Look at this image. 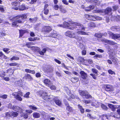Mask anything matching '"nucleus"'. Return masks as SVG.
<instances>
[{"mask_svg": "<svg viewBox=\"0 0 120 120\" xmlns=\"http://www.w3.org/2000/svg\"><path fill=\"white\" fill-rule=\"evenodd\" d=\"M27 17L26 15L23 14L19 16H18L14 17L12 19L13 21L12 25L13 26H18V24L24 22V19Z\"/></svg>", "mask_w": 120, "mask_h": 120, "instance_id": "nucleus-1", "label": "nucleus"}, {"mask_svg": "<svg viewBox=\"0 0 120 120\" xmlns=\"http://www.w3.org/2000/svg\"><path fill=\"white\" fill-rule=\"evenodd\" d=\"M76 27L78 26V28L77 27V28L75 29V30L77 31L76 33L79 35H89V34L87 33L82 31H84L86 28L83 25L79 22L76 23Z\"/></svg>", "mask_w": 120, "mask_h": 120, "instance_id": "nucleus-2", "label": "nucleus"}, {"mask_svg": "<svg viewBox=\"0 0 120 120\" xmlns=\"http://www.w3.org/2000/svg\"><path fill=\"white\" fill-rule=\"evenodd\" d=\"M76 33L72 31H68L65 32V35L66 36L70 38H74L77 40L81 41L82 39V38L80 36L76 35Z\"/></svg>", "mask_w": 120, "mask_h": 120, "instance_id": "nucleus-3", "label": "nucleus"}, {"mask_svg": "<svg viewBox=\"0 0 120 120\" xmlns=\"http://www.w3.org/2000/svg\"><path fill=\"white\" fill-rule=\"evenodd\" d=\"M19 2L15 1L12 4L13 6L12 8L15 10H18L19 9L20 10H23L25 8V7L24 5H22L19 7Z\"/></svg>", "mask_w": 120, "mask_h": 120, "instance_id": "nucleus-4", "label": "nucleus"}, {"mask_svg": "<svg viewBox=\"0 0 120 120\" xmlns=\"http://www.w3.org/2000/svg\"><path fill=\"white\" fill-rule=\"evenodd\" d=\"M79 93L80 95L83 97L84 98H86L87 99L89 98H91L92 97L86 91H80Z\"/></svg>", "mask_w": 120, "mask_h": 120, "instance_id": "nucleus-5", "label": "nucleus"}, {"mask_svg": "<svg viewBox=\"0 0 120 120\" xmlns=\"http://www.w3.org/2000/svg\"><path fill=\"white\" fill-rule=\"evenodd\" d=\"M64 28H66L72 30H74V29L76 28V26L75 25H70L69 23L64 22L63 23Z\"/></svg>", "mask_w": 120, "mask_h": 120, "instance_id": "nucleus-6", "label": "nucleus"}, {"mask_svg": "<svg viewBox=\"0 0 120 120\" xmlns=\"http://www.w3.org/2000/svg\"><path fill=\"white\" fill-rule=\"evenodd\" d=\"M41 96L43 99L47 100H48L49 101L52 99L53 96H49L46 93H43L42 94Z\"/></svg>", "mask_w": 120, "mask_h": 120, "instance_id": "nucleus-7", "label": "nucleus"}, {"mask_svg": "<svg viewBox=\"0 0 120 120\" xmlns=\"http://www.w3.org/2000/svg\"><path fill=\"white\" fill-rule=\"evenodd\" d=\"M60 35L59 34H57L56 31L53 30L50 34H48V36L54 38H58V37Z\"/></svg>", "mask_w": 120, "mask_h": 120, "instance_id": "nucleus-8", "label": "nucleus"}, {"mask_svg": "<svg viewBox=\"0 0 120 120\" xmlns=\"http://www.w3.org/2000/svg\"><path fill=\"white\" fill-rule=\"evenodd\" d=\"M12 109L15 111L19 112L20 113L22 112V109L16 105H14L12 107Z\"/></svg>", "mask_w": 120, "mask_h": 120, "instance_id": "nucleus-9", "label": "nucleus"}, {"mask_svg": "<svg viewBox=\"0 0 120 120\" xmlns=\"http://www.w3.org/2000/svg\"><path fill=\"white\" fill-rule=\"evenodd\" d=\"M54 97L55 98V97L53 96L52 98V99L50 100V101H54L55 102L56 104L58 106L60 105H61V102L59 100L56 99L55 98H54Z\"/></svg>", "mask_w": 120, "mask_h": 120, "instance_id": "nucleus-10", "label": "nucleus"}, {"mask_svg": "<svg viewBox=\"0 0 120 120\" xmlns=\"http://www.w3.org/2000/svg\"><path fill=\"white\" fill-rule=\"evenodd\" d=\"M15 85L19 87H21L22 85V80L21 79L15 81Z\"/></svg>", "mask_w": 120, "mask_h": 120, "instance_id": "nucleus-11", "label": "nucleus"}, {"mask_svg": "<svg viewBox=\"0 0 120 120\" xmlns=\"http://www.w3.org/2000/svg\"><path fill=\"white\" fill-rule=\"evenodd\" d=\"M65 89L66 90V91L67 93L71 97V98L72 99H75V97L73 94L70 93V91L68 88L66 87Z\"/></svg>", "mask_w": 120, "mask_h": 120, "instance_id": "nucleus-12", "label": "nucleus"}, {"mask_svg": "<svg viewBox=\"0 0 120 120\" xmlns=\"http://www.w3.org/2000/svg\"><path fill=\"white\" fill-rule=\"evenodd\" d=\"M16 94V93H13L12 94V95L14 96L15 98L17 100L20 101H22V99L19 95Z\"/></svg>", "mask_w": 120, "mask_h": 120, "instance_id": "nucleus-13", "label": "nucleus"}, {"mask_svg": "<svg viewBox=\"0 0 120 120\" xmlns=\"http://www.w3.org/2000/svg\"><path fill=\"white\" fill-rule=\"evenodd\" d=\"M103 40V41L105 43L111 45H114L116 44V43L112 41L109 40L105 39H104Z\"/></svg>", "mask_w": 120, "mask_h": 120, "instance_id": "nucleus-14", "label": "nucleus"}, {"mask_svg": "<svg viewBox=\"0 0 120 120\" xmlns=\"http://www.w3.org/2000/svg\"><path fill=\"white\" fill-rule=\"evenodd\" d=\"M24 78L26 79H27L29 81H31L33 80V79L31 75L28 74H25Z\"/></svg>", "mask_w": 120, "mask_h": 120, "instance_id": "nucleus-15", "label": "nucleus"}, {"mask_svg": "<svg viewBox=\"0 0 120 120\" xmlns=\"http://www.w3.org/2000/svg\"><path fill=\"white\" fill-rule=\"evenodd\" d=\"M52 30V28L49 26H46L44 28V31L47 33H49Z\"/></svg>", "mask_w": 120, "mask_h": 120, "instance_id": "nucleus-16", "label": "nucleus"}, {"mask_svg": "<svg viewBox=\"0 0 120 120\" xmlns=\"http://www.w3.org/2000/svg\"><path fill=\"white\" fill-rule=\"evenodd\" d=\"M112 38L113 39H119L120 40V34H113L112 35Z\"/></svg>", "mask_w": 120, "mask_h": 120, "instance_id": "nucleus-17", "label": "nucleus"}, {"mask_svg": "<svg viewBox=\"0 0 120 120\" xmlns=\"http://www.w3.org/2000/svg\"><path fill=\"white\" fill-rule=\"evenodd\" d=\"M106 90L108 91H113V88L112 86L108 85L106 86Z\"/></svg>", "mask_w": 120, "mask_h": 120, "instance_id": "nucleus-18", "label": "nucleus"}, {"mask_svg": "<svg viewBox=\"0 0 120 120\" xmlns=\"http://www.w3.org/2000/svg\"><path fill=\"white\" fill-rule=\"evenodd\" d=\"M109 107L112 110L114 111L115 110L116 107V106L115 105H113L111 104H108Z\"/></svg>", "mask_w": 120, "mask_h": 120, "instance_id": "nucleus-19", "label": "nucleus"}, {"mask_svg": "<svg viewBox=\"0 0 120 120\" xmlns=\"http://www.w3.org/2000/svg\"><path fill=\"white\" fill-rule=\"evenodd\" d=\"M44 83L47 86H48L52 82L48 79H45L44 80Z\"/></svg>", "mask_w": 120, "mask_h": 120, "instance_id": "nucleus-20", "label": "nucleus"}, {"mask_svg": "<svg viewBox=\"0 0 120 120\" xmlns=\"http://www.w3.org/2000/svg\"><path fill=\"white\" fill-rule=\"evenodd\" d=\"M66 105L67 106L66 110L70 112H72L73 111V109L68 104H66Z\"/></svg>", "mask_w": 120, "mask_h": 120, "instance_id": "nucleus-21", "label": "nucleus"}, {"mask_svg": "<svg viewBox=\"0 0 120 120\" xmlns=\"http://www.w3.org/2000/svg\"><path fill=\"white\" fill-rule=\"evenodd\" d=\"M80 74L81 75V77L83 79L85 78L87 76V74L84 71H80Z\"/></svg>", "mask_w": 120, "mask_h": 120, "instance_id": "nucleus-22", "label": "nucleus"}, {"mask_svg": "<svg viewBox=\"0 0 120 120\" xmlns=\"http://www.w3.org/2000/svg\"><path fill=\"white\" fill-rule=\"evenodd\" d=\"M94 7L93 6H90L86 8L85 9V10L86 11H90L91 9H94Z\"/></svg>", "mask_w": 120, "mask_h": 120, "instance_id": "nucleus-23", "label": "nucleus"}, {"mask_svg": "<svg viewBox=\"0 0 120 120\" xmlns=\"http://www.w3.org/2000/svg\"><path fill=\"white\" fill-rule=\"evenodd\" d=\"M48 86L52 90H54L56 88V87L55 86L53 85V83H51Z\"/></svg>", "mask_w": 120, "mask_h": 120, "instance_id": "nucleus-24", "label": "nucleus"}, {"mask_svg": "<svg viewBox=\"0 0 120 120\" xmlns=\"http://www.w3.org/2000/svg\"><path fill=\"white\" fill-rule=\"evenodd\" d=\"M5 72L8 73L9 75H11L13 73V71L11 68H9L6 70Z\"/></svg>", "mask_w": 120, "mask_h": 120, "instance_id": "nucleus-25", "label": "nucleus"}, {"mask_svg": "<svg viewBox=\"0 0 120 120\" xmlns=\"http://www.w3.org/2000/svg\"><path fill=\"white\" fill-rule=\"evenodd\" d=\"M40 113L37 112H34L33 113V116L35 118H39L40 117Z\"/></svg>", "mask_w": 120, "mask_h": 120, "instance_id": "nucleus-26", "label": "nucleus"}, {"mask_svg": "<svg viewBox=\"0 0 120 120\" xmlns=\"http://www.w3.org/2000/svg\"><path fill=\"white\" fill-rule=\"evenodd\" d=\"M112 10V9L110 8H107L105 10V14H108Z\"/></svg>", "mask_w": 120, "mask_h": 120, "instance_id": "nucleus-27", "label": "nucleus"}, {"mask_svg": "<svg viewBox=\"0 0 120 120\" xmlns=\"http://www.w3.org/2000/svg\"><path fill=\"white\" fill-rule=\"evenodd\" d=\"M20 36L22 37L23 35L26 32V31L25 30H19Z\"/></svg>", "mask_w": 120, "mask_h": 120, "instance_id": "nucleus-28", "label": "nucleus"}, {"mask_svg": "<svg viewBox=\"0 0 120 120\" xmlns=\"http://www.w3.org/2000/svg\"><path fill=\"white\" fill-rule=\"evenodd\" d=\"M68 22L70 23V24H74V25H75L76 26V28H75L74 29V30H75V29H76L77 28V27H76V23H78V22H74L71 20V19H70V20H69Z\"/></svg>", "mask_w": 120, "mask_h": 120, "instance_id": "nucleus-29", "label": "nucleus"}, {"mask_svg": "<svg viewBox=\"0 0 120 120\" xmlns=\"http://www.w3.org/2000/svg\"><path fill=\"white\" fill-rule=\"evenodd\" d=\"M68 22L70 23V24H74V25H75L76 26V28H75L74 29V30H75V29H76L77 28V27H76V23H78V22H74L71 20V19H70V20H69Z\"/></svg>", "mask_w": 120, "mask_h": 120, "instance_id": "nucleus-30", "label": "nucleus"}, {"mask_svg": "<svg viewBox=\"0 0 120 120\" xmlns=\"http://www.w3.org/2000/svg\"><path fill=\"white\" fill-rule=\"evenodd\" d=\"M78 106L80 110L81 113H83L84 112V109L82 108V107L80 106V105H79Z\"/></svg>", "mask_w": 120, "mask_h": 120, "instance_id": "nucleus-31", "label": "nucleus"}, {"mask_svg": "<svg viewBox=\"0 0 120 120\" xmlns=\"http://www.w3.org/2000/svg\"><path fill=\"white\" fill-rule=\"evenodd\" d=\"M88 26L89 27H94L95 26V24L93 22H90L88 23Z\"/></svg>", "mask_w": 120, "mask_h": 120, "instance_id": "nucleus-32", "label": "nucleus"}, {"mask_svg": "<svg viewBox=\"0 0 120 120\" xmlns=\"http://www.w3.org/2000/svg\"><path fill=\"white\" fill-rule=\"evenodd\" d=\"M89 20L93 21H95V16L94 15H90L89 17Z\"/></svg>", "mask_w": 120, "mask_h": 120, "instance_id": "nucleus-33", "label": "nucleus"}, {"mask_svg": "<svg viewBox=\"0 0 120 120\" xmlns=\"http://www.w3.org/2000/svg\"><path fill=\"white\" fill-rule=\"evenodd\" d=\"M95 36L98 38H100L103 36V34L101 33L96 34Z\"/></svg>", "mask_w": 120, "mask_h": 120, "instance_id": "nucleus-34", "label": "nucleus"}, {"mask_svg": "<svg viewBox=\"0 0 120 120\" xmlns=\"http://www.w3.org/2000/svg\"><path fill=\"white\" fill-rule=\"evenodd\" d=\"M101 106V108L104 110H107L108 109V108L106 107V106L105 105L102 104Z\"/></svg>", "mask_w": 120, "mask_h": 120, "instance_id": "nucleus-35", "label": "nucleus"}, {"mask_svg": "<svg viewBox=\"0 0 120 120\" xmlns=\"http://www.w3.org/2000/svg\"><path fill=\"white\" fill-rule=\"evenodd\" d=\"M19 59V57L17 56H13L10 59V60H18Z\"/></svg>", "mask_w": 120, "mask_h": 120, "instance_id": "nucleus-36", "label": "nucleus"}, {"mask_svg": "<svg viewBox=\"0 0 120 120\" xmlns=\"http://www.w3.org/2000/svg\"><path fill=\"white\" fill-rule=\"evenodd\" d=\"M112 28L114 29L113 30L115 31H118L119 30L120 28L117 26H113Z\"/></svg>", "mask_w": 120, "mask_h": 120, "instance_id": "nucleus-37", "label": "nucleus"}, {"mask_svg": "<svg viewBox=\"0 0 120 120\" xmlns=\"http://www.w3.org/2000/svg\"><path fill=\"white\" fill-rule=\"evenodd\" d=\"M78 79L76 78H73L71 79V80L73 82H77L78 81Z\"/></svg>", "mask_w": 120, "mask_h": 120, "instance_id": "nucleus-38", "label": "nucleus"}, {"mask_svg": "<svg viewBox=\"0 0 120 120\" xmlns=\"http://www.w3.org/2000/svg\"><path fill=\"white\" fill-rule=\"evenodd\" d=\"M108 71L109 74L111 75H115V73L113 71H112L110 69L108 70Z\"/></svg>", "mask_w": 120, "mask_h": 120, "instance_id": "nucleus-39", "label": "nucleus"}, {"mask_svg": "<svg viewBox=\"0 0 120 120\" xmlns=\"http://www.w3.org/2000/svg\"><path fill=\"white\" fill-rule=\"evenodd\" d=\"M91 70L93 73H95L96 74H97L98 71L96 69L93 68Z\"/></svg>", "mask_w": 120, "mask_h": 120, "instance_id": "nucleus-40", "label": "nucleus"}, {"mask_svg": "<svg viewBox=\"0 0 120 120\" xmlns=\"http://www.w3.org/2000/svg\"><path fill=\"white\" fill-rule=\"evenodd\" d=\"M5 73L4 71H2L0 72V76L1 77H3L5 76Z\"/></svg>", "mask_w": 120, "mask_h": 120, "instance_id": "nucleus-41", "label": "nucleus"}, {"mask_svg": "<svg viewBox=\"0 0 120 120\" xmlns=\"http://www.w3.org/2000/svg\"><path fill=\"white\" fill-rule=\"evenodd\" d=\"M30 94V93L29 92H27L24 95V97L26 98H29V95Z\"/></svg>", "mask_w": 120, "mask_h": 120, "instance_id": "nucleus-42", "label": "nucleus"}, {"mask_svg": "<svg viewBox=\"0 0 120 120\" xmlns=\"http://www.w3.org/2000/svg\"><path fill=\"white\" fill-rule=\"evenodd\" d=\"M98 104V102L96 101H95V102H92V103L91 105L93 106H95L96 105Z\"/></svg>", "mask_w": 120, "mask_h": 120, "instance_id": "nucleus-43", "label": "nucleus"}, {"mask_svg": "<svg viewBox=\"0 0 120 120\" xmlns=\"http://www.w3.org/2000/svg\"><path fill=\"white\" fill-rule=\"evenodd\" d=\"M29 107L31 109L33 110H35L37 109V108L32 106V105H30L29 106Z\"/></svg>", "mask_w": 120, "mask_h": 120, "instance_id": "nucleus-44", "label": "nucleus"}, {"mask_svg": "<svg viewBox=\"0 0 120 120\" xmlns=\"http://www.w3.org/2000/svg\"><path fill=\"white\" fill-rule=\"evenodd\" d=\"M28 39L29 41H34L36 40L37 39V38H28Z\"/></svg>", "mask_w": 120, "mask_h": 120, "instance_id": "nucleus-45", "label": "nucleus"}, {"mask_svg": "<svg viewBox=\"0 0 120 120\" xmlns=\"http://www.w3.org/2000/svg\"><path fill=\"white\" fill-rule=\"evenodd\" d=\"M90 75L92 76L93 78L94 79H96V76L97 75H96L95 74L91 73L90 74Z\"/></svg>", "mask_w": 120, "mask_h": 120, "instance_id": "nucleus-46", "label": "nucleus"}, {"mask_svg": "<svg viewBox=\"0 0 120 120\" xmlns=\"http://www.w3.org/2000/svg\"><path fill=\"white\" fill-rule=\"evenodd\" d=\"M0 36L1 37H3L5 36V31H1L0 32Z\"/></svg>", "mask_w": 120, "mask_h": 120, "instance_id": "nucleus-47", "label": "nucleus"}, {"mask_svg": "<svg viewBox=\"0 0 120 120\" xmlns=\"http://www.w3.org/2000/svg\"><path fill=\"white\" fill-rule=\"evenodd\" d=\"M7 95L6 94H4L2 96H0V98H1L3 99H5L7 98Z\"/></svg>", "mask_w": 120, "mask_h": 120, "instance_id": "nucleus-48", "label": "nucleus"}, {"mask_svg": "<svg viewBox=\"0 0 120 120\" xmlns=\"http://www.w3.org/2000/svg\"><path fill=\"white\" fill-rule=\"evenodd\" d=\"M94 58L95 57H98L99 58H101L102 57V56L100 55H99L97 54L95 55L94 57Z\"/></svg>", "mask_w": 120, "mask_h": 120, "instance_id": "nucleus-49", "label": "nucleus"}, {"mask_svg": "<svg viewBox=\"0 0 120 120\" xmlns=\"http://www.w3.org/2000/svg\"><path fill=\"white\" fill-rule=\"evenodd\" d=\"M18 115V113L16 112H13L11 113V116L12 115L13 117H16Z\"/></svg>", "mask_w": 120, "mask_h": 120, "instance_id": "nucleus-50", "label": "nucleus"}, {"mask_svg": "<svg viewBox=\"0 0 120 120\" xmlns=\"http://www.w3.org/2000/svg\"><path fill=\"white\" fill-rule=\"evenodd\" d=\"M95 21L96 20H102V18L99 16H95Z\"/></svg>", "mask_w": 120, "mask_h": 120, "instance_id": "nucleus-51", "label": "nucleus"}, {"mask_svg": "<svg viewBox=\"0 0 120 120\" xmlns=\"http://www.w3.org/2000/svg\"><path fill=\"white\" fill-rule=\"evenodd\" d=\"M60 11L61 12L64 13L66 12L67 11L66 9L62 8H60Z\"/></svg>", "mask_w": 120, "mask_h": 120, "instance_id": "nucleus-52", "label": "nucleus"}, {"mask_svg": "<svg viewBox=\"0 0 120 120\" xmlns=\"http://www.w3.org/2000/svg\"><path fill=\"white\" fill-rule=\"evenodd\" d=\"M44 13L45 15H47L49 12V10L48 9H44Z\"/></svg>", "mask_w": 120, "mask_h": 120, "instance_id": "nucleus-53", "label": "nucleus"}, {"mask_svg": "<svg viewBox=\"0 0 120 120\" xmlns=\"http://www.w3.org/2000/svg\"><path fill=\"white\" fill-rule=\"evenodd\" d=\"M62 2L64 4L66 5H68L69 4L68 2L66 0H63Z\"/></svg>", "mask_w": 120, "mask_h": 120, "instance_id": "nucleus-54", "label": "nucleus"}, {"mask_svg": "<svg viewBox=\"0 0 120 120\" xmlns=\"http://www.w3.org/2000/svg\"><path fill=\"white\" fill-rule=\"evenodd\" d=\"M79 60H80V62L82 63L85 61L84 59L82 57H80L79 58Z\"/></svg>", "mask_w": 120, "mask_h": 120, "instance_id": "nucleus-55", "label": "nucleus"}, {"mask_svg": "<svg viewBox=\"0 0 120 120\" xmlns=\"http://www.w3.org/2000/svg\"><path fill=\"white\" fill-rule=\"evenodd\" d=\"M32 43L31 42H29L28 43H27L26 44V45L27 46V47L29 48H31V47L30 45H32Z\"/></svg>", "mask_w": 120, "mask_h": 120, "instance_id": "nucleus-56", "label": "nucleus"}, {"mask_svg": "<svg viewBox=\"0 0 120 120\" xmlns=\"http://www.w3.org/2000/svg\"><path fill=\"white\" fill-rule=\"evenodd\" d=\"M9 50V49L8 48H4L3 49V50L6 52L8 53L9 52H8V51Z\"/></svg>", "mask_w": 120, "mask_h": 120, "instance_id": "nucleus-57", "label": "nucleus"}, {"mask_svg": "<svg viewBox=\"0 0 120 120\" xmlns=\"http://www.w3.org/2000/svg\"><path fill=\"white\" fill-rule=\"evenodd\" d=\"M15 93H16V94L20 95V96H23V93H22L20 91L18 92H15Z\"/></svg>", "mask_w": 120, "mask_h": 120, "instance_id": "nucleus-58", "label": "nucleus"}, {"mask_svg": "<svg viewBox=\"0 0 120 120\" xmlns=\"http://www.w3.org/2000/svg\"><path fill=\"white\" fill-rule=\"evenodd\" d=\"M113 8L114 10H116L118 8V6L117 5H115L113 6Z\"/></svg>", "mask_w": 120, "mask_h": 120, "instance_id": "nucleus-59", "label": "nucleus"}, {"mask_svg": "<svg viewBox=\"0 0 120 120\" xmlns=\"http://www.w3.org/2000/svg\"><path fill=\"white\" fill-rule=\"evenodd\" d=\"M97 13H103L104 12H105V10H97Z\"/></svg>", "mask_w": 120, "mask_h": 120, "instance_id": "nucleus-60", "label": "nucleus"}, {"mask_svg": "<svg viewBox=\"0 0 120 120\" xmlns=\"http://www.w3.org/2000/svg\"><path fill=\"white\" fill-rule=\"evenodd\" d=\"M9 65L10 66H16L17 65V64L15 63H12L10 64Z\"/></svg>", "mask_w": 120, "mask_h": 120, "instance_id": "nucleus-61", "label": "nucleus"}, {"mask_svg": "<svg viewBox=\"0 0 120 120\" xmlns=\"http://www.w3.org/2000/svg\"><path fill=\"white\" fill-rule=\"evenodd\" d=\"M82 55H85L86 54V51L85 50H84L82 51Z\"/></svg>", "mask_w": 120, "mask_h": 120, "instance_id": "nucleus-62", "label": "nucleus"}, {"mask_svg": "<svg viewBox=\"0 0 120 120\" xmlns=\"http://www.w3.org/2000/svg\"><path fill=\"white\" fill-rule=\"evenodd\" d=\"M54 60L56 62L59 64H61V62L60 61L57 59H54Z\"/></svg>", "mask_w": 120, "mask_h": 120, "instance_id": "nucleus-63", "label": "nucleus"}, {"mask_svg": "<svg viewBox=\"0 0 120 120\" xmlns=\"http://www.w3.org/2000/svg\"><path fill=\"white\" fill-rule=\"evenodd\" d=\"M30 36L32 37H34L35 36L34 33L33 32H31L30 33Z\"/></svg>", "mask_w": 120, "mask_h": 120, "instance_id": "nucleus-64", "label": "nucleus"}]
</instances>
